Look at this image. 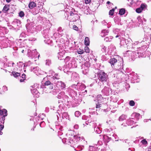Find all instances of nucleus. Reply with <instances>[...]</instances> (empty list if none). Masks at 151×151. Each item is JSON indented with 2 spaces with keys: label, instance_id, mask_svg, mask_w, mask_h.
I'll return each instance as SVG.
<instances>
[{
  "label": "nucleus",
  "instance_id": "62",
  "mask_svg": "<svg viewBox=\"0 0 151 151\" xmlns=\"http://www.w3.org/2000/svg\"><path fill=\"white\" fill-rule=\"evenodd\" d=\"M113 122V121L111 119L108 120L106 122V123L108 124H111Z\"/></svg>",
  "mask_w": 151,
  "mask_h": 151
},
{
  "label": "nucleus",
  "instance_id": "40",
  "mask_svg": "<svg viewBox=\"0 0 151 151\" xmlns=\"http://www.w3.org/2000/svg\"><path fill=\"white\" fill-rule=\"evenodd\" d=\"M62 99L63 100L65 101H66L67 102H69L68 97L67 96L65 95V94H64V95Z\"/></svg>",
  "mask_w": 151,
  "mask_h": 151
},
{
  "label": "nucleus",
  "instance_id": "23",
  "mask_svg": "<svg viewBox=\"0 0 151 151\" xmlns=\"http://www.w3.org/2000/svg\"><path fill=\"white\" fill-rule=\"evenodd\" d=\"M108 33V30L106 29L103 30L101 33V36L102 37H104L105 36L107 35Z\"/></svg>",
  "mask_w": 151,
  "mask_h": 151
},
{
  "label": "nucleus",
  "instance_id": "45",
  "mask_svg": "<svg viewBox=\"0 0 151 151\" xmlns=\"http://www.w3.org/2000/svg\"><path fill=\"white\" fill-rule=\"evenodd\" d=\"M127 123L129 125H131L134 123V121L132 119H129L127 120Z\"/></svg>",
  "mask_w": 151,
  "mask_h": 151
},
{
  "label": "nucleus",
  "instance_id": "57",
  "mask_svg": "<svg viewBox=\"0 0 151 151\" xmlns=\"http://www.w3.org/2000/svg\"><path fill=\"white\" fill-rule=\"evenodd\" d=\"M129 105L130 106H133L135 105V102L133 100H131L129 101Z\"/></svg>",
  "mask_w": 151,
  "mask_h": 151
},
{
  "label": "nucleus",
  "instance_id": "5",
  "mask_svg": "<svg viewBox=\"0 0 151 151\" xmlns=\"http://www.w3.org/2000/svg\"><path fill=\"white\" fill-rule=\"evenodd\" d=\"M122 75L123 76L124 75L122 73H120L118 74H113L112 76L114 78V80L119 82L122 81V79L121 77Z\"/></svg>",
  "mask_w": 151,
  "mask_h": 151
},
{
  "label": "nucleus",
  "instance_id": "43",
  "mask_svg": "<svg viewBox=\"0 0 151 151\" xmlns=\"http://www.w3.org/2000/svg\"><path fill=\"white\" fill-rule=\"evenodd\" d=\"M119 31V29H116L113 31V32L114 33L116 34H118V35L116 36V37H118L120 35H119V33H118Z\"/></svg>",
  "mask_w": 151,
  "mask_h": 151
},
{
  "label": "nucleus",
  "instance_id": "6",
  "mask_svg": "<svg viewBox=\"0 0 151 151\" xmlns=\"http://www.w3.org/2000/svg\"><path fill=\"white\" fill-rule=\"evenodd\" d=\"M123 60L121 59L120 60H117L116 63L114 68L118 70H121L123 68Z\"/></svg>",
  "mask_w": 151,
  "mask_h": 151
},
{
  "label": "nucleus",
  "instance_id": "41",
  "mask_svg": "<svg viewBox=\"0 0 151 151\" xmlns=\"http://www.w3.org/2000/svg\"><path fill=\"white\" fill-rule=\"evenodd\" d=\"M101 51L103 52H106V47L104 46V45H102L101 46Z\"/></svg>",
  "mask_w": 151,
  "mask_h": 151
},
{
  "label": "nucleus",
  "instance_id": "12",
  "mask_svg": "<svg viewBox=\"0 0 151 151\" xmlns=\"http://www.w3.org/2000/svg\"><path fill=\"white\" fill-rule=\"evenodd\" d=\"M33 72L37 74L38 73L39 74L40 73L41 70L39 69V68L38 67H32L30 69Z\"/></svg>",
  "mask_w": 151,
  "mask_h": 151
},
{
  "label": "nucleus",
  "instance_id": "4",
  "mask_svg": "<svg viewBox=\"0 0 151 151\" xmlns=\"http://www.w3.org/2000/svg\"><path fill=\"white\" fill-rule=\"evenodd\" d=\"M126 45H127V47L128 49H130L131 48H134L133 45H137L138 44L137 42H135L134 43H132V41L131 39L129 38H128L127 40L125 39Z\"/></svg>",
  "mask_w": 151,
  "mask_h": 151
},
{
  "label": "nucleus",
  "instance_id": "15",
  "mask_svg": "<svg viewBox=\"0 0 151 151\" xmlns=\"http://www.w3.org/2000/svg\"><path fill=\"white\" fill-rule=\"evenodd\" d=\"M13 24L15 27H19L20 26L21 22L19 20H15L13 22Z\"/></svg>",
  "mask_w": 151,
  "mask_h": 151
},
{
  "label": "nucleus",
  "instance_id": "36",
  "mask_svg": "<svg viewBox=\"0 0 151 151\" xmlns=\"http://www.w3.org/2000/svg\"><path fill=\"white\" fill-rule=\"evenodd\" d=\"M125 10L124 9L122 8L120 9L119 14L121 15H123L125 13Z\"/></svg>",
  "mask_w": 151,
  "mask_h": 151
},
{
  "label": "nucleus",
  "instance_id": "61",
  "mask_svg": "<svg viewBox=\"0 0 151 151\" xmlns=\"http://www.w3.org/2000/svg\"><path fill=\"white\" fill-rule=\"evenodd\" d=\"M141 143L144 145H146L147 144V142L145 139H144L141 141Z\"/></svg>",
  "mask_w": 151,
  "mask_h": 151
},
{
  "label": "nucleus",
  "instance_id": "10",
  "mask_svg": "<svg viewBox=\"0 0 151 151\" xmlns=\"http://www.w3.org/2000/svg\"><path fill=\"white\" fill-rule=\"evenodd\" d=\"M56 85L57 87H60L61 90H63L66 87L65 83L61 81H58L56 83Z\"/></svg>",
  "mask_w": 151,
  "mask_h": 151
},
{
  "label": "nucleus",
  "instance_id": "3",
  "mask_svg": "<svg viewBox=\"0 0 151 151\" xmlns=\"http://www.w3.org/2000/svg\"><path fill=\"white\" fill-rule=\"evenodd\" d=\"M99 80L102 82H106L108 79V75L103 72H101L98 74Z\"/></svg>",
  "mask_w": 151,
  "mask_h": 151
},
{
  "label": "nucleus",
  "instance_id": "47",
  "mask_svg": "<svg viewBox=\"0 0 151 151\" xmlns=\"http://www.w3.org/2000/svg\"><path fill=\"white\" fill-rule=\"evenodd\" d=\"M51 63V60H46L45 64L46 65L49 66Z\"/></svg>",
  "mask_w": 151,
  "mask_h": 151
},
{
  "label": "nucleus",
  "instance_id": "59",
  "mask_svg": "<svg viewBox=\"0 0 151 151\" xmlns=\"http://www.w3.org/2000/svg\"><path fill=\"white\" fill-rule=\"evenodd\" d=\"M45 86H48L52 85V83H51L49 81H47L45 82Z\"/></svg>",
  "mask_w": 151,
  "mask_h": 151
},
{
  "label": "nucleus",
  "instance_id": "16",
  "mask_svg": "<svg viewBox=\"0 0 151 151\" xmlns=\"http://www.w3.org/2000/svg\"><path fill=\"white\" fill-rule=\"evenodd\" d=\"M117 60L116 59L114 58H111L109 61V63H110L112 68L114 67V66H115L116 63L117 61Z\"/></svg>",
  "mask_w": 151,
  "mask_h": 151
},
{
  "label": "nucleus",
  "instance_id": "48",
  "mask_svg": "<svg viewBox=\"0 0 151 151\" xmlns=\"http://www.w3.org/2000/svg\"><path fill=\"white\" fill-rule=\"evenodd\" d=\"M72 59H73L72 58L70 57L69 56H67L65 58V60L67 63L69 61H71Z\"/></svg>",
  "mask_w": 151,
  "mask_h": 151
},
{
  "label": "nucleus",
  "instance_id": "52",
  "mask_svg": "<svg viewBox=\"0 0 151 151\" xmlns=\"http://www.w3.org/2000/svg\"><path fill=\"white\" fill-rule=\"evenodd\" d=\"M66 91L68 92L70 94L72 93H73V92L75 93L76 92V91L75 90H74L73 89H72L70 91L68 90V88L66 89Z\"/></svg>",
  "mask_w": 151,
  "mask_h": 151
},
{
  "label": "nucleus",
  "instance_id": "35",
  "mask_svg": "<svg viewBox=\"0 0 151 151\" xmlns=\"http://www.w3.org/2000/svg\"><path fill=\"white\" fill-rule=\"evenodd\" d=\"M9 6L8 5H5L4 7L3 11L4 12L6 13L9 9Z\"/></svg>",
  "mask_w": 151,
  "mask_h": 151
},
{
  "label": "nucleus",
  "instance_id": "22",
  "mask_svg": "<svg viewBox=\"0 0 151 151\" xmlns=\"http://www.w3.org/2000/svg\"><path fill=\"white\" fill-rule=\"evenodd\" d=\"M79 17V16L77 14H75L73 16L72 18H70L71 21L73 22H75L78 20Z\"/></svg>",
  "mask_w": 151,
  "mask_h": 151
},
{
  "label": "nucleus",
  "instance_id": "38",
  "mask_svg": "<svg viewBox=\"0 0 151 151\" xmlns=\"http://www.w3.org/2000/svg\"><path fill=\"white\" fill-rule=\"evenodd\" d=\"M112 38V37L110 36L108 37H106L104 39V40L106 42H110L111 41V40Z\"/></svg>",
  "mask_w": 151,
  "mask_h": 151
},
{
  "label": "nucleus",
  "instance_id": "46",
  "mask_svg": "<svg viewBox=\"0 0 151 151\" xmlns=\"http://www.w3.org/2000/svg\"><path fill=\"white\" fill-rule=\"evenodd\" d=\"M109 49V51L111 50V52H113L114 51H115V47L114 46L112 45L110 47Z\"/></svg>",
  "mask_w": 151,
  "mask_h": 151
},
{
  "label": "nucleus",
  "instance_id": "20",
  "mask_svg": "<svg viewBox=\"0 0 151 151\" xmlns=\"http://www.w3.org/2000/svg\"><path fill=\"white\" fill-rule=\"evenodd\" d=\"M78 89L82 90L86 88V86L83 84L78 83Z\"/></svg>",
  "mask_w": 151,
  "mask_h": 151
},
{
  "label": "nucleus",
  "instance_id": "26",
  "mask_svg": "<svg viewBox=\"0 0 151 151\" xmlns=\"http://www.w3.org/2000/svg\"><path fill=\"white\" fill-rule=\"evenodd\" d=\"M65 93L63 91L60 92L57 95V97L59 99H61L63 98L64 95Z\"/></svg>",
  "mask_w": 151,
  "mask_h": 151
},
{
  "label": "nucleus",
  "instance_id": "9",
  "mask_svg": "<svg viewBox=\"0 0 151 151\" xmlns=\"http://www.w3.org/2000/svg\"><path fill=\"white\" fill-rule=\"evenodd\" d=\"M49 76H52V78L53 79L58 80L59 79V76H58V74L57 73H55L52 70H51L49 71Z\"/></svg>",
  "mask_w": 151,
  "mask_h": 151
},
{
  "label": "nucleus",
  "instance_id": "34",
  "mask_svg": "<svg viewBox=\"0 0 151 151\" xmlns=\"http://www.w3.org/2000/svg\"><path fill=\"white\" fill-rule=\"evenodd\" d=\"M62 117L63 119L64 118L68 119L69 117L67 113L64 112L62 114Z\"/></svg>",
  "mask_w": 151,
  "mask_h": 151
},
{
  "label": "nucleus",
  "instance_id": "14",
  "mask_svg": "<svg viewBox=\"0 0 151 151\" xmlns=\"http://www.w3.org/2000/svg\"><path fill=\"white\" fill-rule=\"evenodd\" d=\"M65 53V51L64 50H62L61 51L59 50L57 55V57L58 59L60 60L62 59V58L63 57V55Z\"/></svg>",
  "mask_w": 151,
  "mask_h": 151
},
{
  "label": "nucleus",
  "instance_id": "1",
  "mask_svg": "<svg viewBox=\"0 0 151 151\" xmlns=\"http://www.w3.org/2000/svg\"><path fill=\"white\" fill-rule=\"evenodd\" d=\"M66 137L63 138L62 139V142L65 143L67 144H71L76 145L77 144V141L76 140L75 136H73L70 135V134L68 135V134H66Z\"/></svg>",
  "mask_w": 151,
  "mask_h": 151
},
{
  "label": "nucleus",
  "instance_id": "50",
  "mask_svg": "<svg viewBox=\"0 0 151 151\" xmlns=\"http://www.w3.org/2000/svg\"><path fill=\"white\" fill-rule=\"evenodd\" d=\"M107 55L106 54L105 55H103L102 56V60H107Z\"/></svg>",
  "mask_w": 151,
  "mask_h": 151
},
{
  "label": "nucleus",
  "instance_id": "53",
  "mask_svg": "<svg viewBox=\"0 0 151 151\" xmlns=\"http://www.w3.org/2000/svg\"><path fill=\"white\" fill-rule=\"evenodd\" d=\"M114 9H113L111 10H110L109 12V14L111 16L113 15L114 14Z\"/></svg>",
  "mask_w": 151,
  "mask_h": 151
},
{
  "label": "nucleus",
  "instance_id": "2",
  "mask_svg": "<svg viewBox=\"0 0 151 151\" xmlns=\"http://www.w3.org/2000/svg\"><path fill=\"white\" fill-rule=\"evenodd\" d=\"M138 44L137 45H133L134 48H132L131 47L130 49H134L136 48V51L137 52H132L133 53V56H134V58H139L140 56H142L141 55V53H142L144 51L145 48V46H143L140 47H138L137 46Z\"/></svg>",
  "mask_w": 151,
  "mask_h": 151
},
{
  "label": "nucleus",
  "instance_id": "42",
  "mask_svg": "<svg viewBox=\"0 0 151 151\" xmlns=\"http://www.w3.org/2000/svg\"><path fill=\"white\" fill-rule=\"evenodd\" d=\"M133 115L135 116L136 119L138 120L140 117V114L139 113H135L133 114Z\"/></svg>",
  "mask_w": 151,
  "mask_h": 151
},
{
  "label": "nucleus",
  "instance_id": "32",
  "mask_svg": "<svg viewBox=\"0 0 151 151\" xmlns=\"http://www.w3.org/2000/svg\"><path fill=\"white\" fill-rule=\"evenodd\" d=\"M85 44L87 46L89 45L90 43V41L89 38L88 37H86L84 40Z\"/></svg>",
  "mask_w": 151,
  "mask_h": 151
},
{
  "label": "nucleus",
  "instance_id": "8",
  "mask_svg": "<svg viewBox=\"0 0 151 151\" xmlns=\"http://www.w3.org/2000/svg\"><path fill=\"white\" fill-rule=\"evenodd\" d=\"M75 138H76V140L77 141V142L78 141L80 142L81 143H82L83 145L87 144V142L85 140L83 137H81L79 135H76L75 136Z\"/></svg>",
  "mask_w": 151,
  "mask_h": 151
},
{
  "label": "nucleus",
  "instance_id": "37",
  "mask_svg": "<svg viewBox=\"0 0 151 151\" xmlns=\"http://www.w3.org/2000/svg\"><path fill=\"white\" fill-rule=\"evenodd\" d=\"M26 27L28 32H30L31 31V29H32V27L29 24H26Z\"/></svg>",
  "mask_w": 151,
  "mask_h": 151
},
{
  "label": "nucleus",
  "instance_id": "30",
  "mask_svg": "<svg viewBox=\"0 0 151 151\" xmlns=\"http://www.w3.org/2000/svg\"><path fill=\"white\" fill-rule=\"evenodd\" d=\"M103 138L104 140L106 142H108L110 140L111 138L108 136L104 135L103 136Z\"/></svg>",
  "mask_w": 151,
  "mask_h": 151
},
{
  "label": "nucleus",
  "instance_id": "24",
  "mask_svg": "<svg viewBox=\"0 0 151 151\" xmlns=\"http://www.w3.org/2000/svg\"><path fill=\"white\" fill-rule=\"evenodd\" d=\"M98 147L95 146H90L89 151H97Z\"/></svg>",
  "mask_w": 151,
  "mask_h": 151
},
{
  "label": "nucleus",
  "instance_id": "58",
  "mask_svg": "<svg viewBox=\"0 0 151 151\" xmlns=\"http://www.w3.org/2000/svg\"><path fill=\"white\" fill-rule=\"evenodd\" d=\"M81 114L80 112L78 111H76L75 113V116L77 117H78Z\"/></svg>",
  "mask_w": 151,
  "mask_h": 151
},
{
  "label": "nucleus",
  "instance_id": "25",
  "mask_svg": "<svg viewBox=\"0 0 151 151\" xmlns=\"http://www.w3.org/2000/svg\"><path fill=\"white\" fill-rule=\"evenodd\" d=\"M33 51H32L29 49L28 50L27 55L29 57H30L31 58H33Z\"/></svg>",
  "mask_w": 151,
  "mask_h": 151
},
{
  "label": "nucleus",
  "instance_id": "7",
  "mask_svg": "<svg viewBox=\"0 0 151 151\" xmlns=\"http://www.w3.org/2000/svg\"><path fill=\"white\" fill-rule=\"evenodd\" d=\"M7 115V111L4 109L2 110H0V115L1 116L0 117V120H2L3 122H1V123L4 124V121L5 119V117Z\"/></svg>",
  "mask_w": 151,
  "mask_h": 151
},
{
  "label": "nucleus",
  "instance_id": "60",
  "mask_svg": "<svg viewBox=\"0 0 151 151\" xmlns=\"http://www.w3.org/2000/svg\"><path fill=\"white\" fill-rule=\"evenodd\" d=\"M85 51L86 53H89L90 52V50L89 48L87 47H86L84 48Z\"/></svg>",
  "mask_w": 151,
  "mask_h": 151
},
{
  "label": "nucleus",
  "instance_id": "31",
  "mask_svg": "<svg viewBox=\"0 0 151 151\" xmlns=\"http://www.w3.org/2000/svg\"><path fill=\"white\" fill-rule=\"evenodd\" d=\"M84 66L85 67L84 69L86 71V72H87L88 70L89 67L90 66L89 63L88 62H86L85 63Z\"/></svg>",
  "mask_w": 151,
  "mask_h": 151
},
{
  "label": "nucleus",
  "instance_id": "29",
  "mask_svg": "<svg viewBox=\"0 0 151 151\" xmlns=\"http://www.w3.org/2000/svg\"><path fill=\"white\" fill-rule=\"evenodd\" d=\"M137 74L134 75L133 77H132V79L134 81V82H138L139 81V79L137 77Z\"/></svg>",
  "mask_w": 151,
  "mask_h": 151
},
{
  "label": "nucleus",
  "instance_id": "49",
  "mask_svg": "<svg viewBox=\"0 0 151 151\" xmlns=\"http://www.w3.org/2000/svg\"><path fill=\"white\" fill-rule=\"evenodd\" d=\"M120 44L121 45H125V39H123L121 41Z\"/></svg>",
  "mask_w": 151,
  "mask_h": 151
},
{
  "label": "nucleus",
  "instance_id": "11",
  "mask_svg": "<svg viewBox=\"0 0 151 151\" xmlns=\"http://www.w3.org/2000/svg\"><path fill=\"white\" fill-rule=\"evenodd\" d=\"M101 92L104 95L108 96L109 94V87L105 86L103 89L102 90Z\"/></svg>",
  "mask_w": 151,
  "mask_h": 151
},
{
  "label": "nucleus",
  "instance_id": "27",
  "mask_svg": "<svg viewBox=\"0 0 151 151\" xmlns=\"http://www.w3.org/2000/svg\"><path fill=\"white\" fill-rule=\"evenodd\" d=\"M36 6V4L33 1L31 2L29 4V7L30 9H32Z\"/></svg>",
  "mask_w": 151,
  "mask_h": 151
},
{
  "label": "nucleus",
  "instance_id": "17",
  "mask_svg": "<svg viewBox=\"0 0 151 151\" xmlns=\"http://www.w3.org/2000/svg\"><path fill=\"white\" fill-rule=\"evenodd\" d=\"M30 89L31 93L33 95L35 94L37 95V94L39 93L38 91L35 89L34 86H31L30 87Z\"/></svg>",
  "mask_w": 151,
  "mask_h": 151
},
{
  "label": "nucleus",
  "instance_id": "51",
  "mask_svg": "<svg viewBox=\"0 0 151 151\" xmlns=\"http://www.w3.org/2000/svg\"><path fill=\"white\" fill-rule=\"evenodd\" d=\"M19 15L20 17L22 18L24 16V13L23 11H21L19 13Z\"/></svg>",
  "mask_w": 151,
  "mask_h": 151
},
{
  "label": "nucleus",
  "instance_id": "39",
  "mask_svg": "<svg viewBox=\"0 0 151 151\" xmlns=\"http://www.w3.org/2000/svg\"><path fill=\"white\" fill-rule=\"evenodd\" d=\"M12 73L15 77H17L20 76V73L18 72H13Z\"/></svg>",
  "mask_w": 151,
  "mask_h": 151
},
{
  "label": "nucleus",
  "instance_id": "19",
  "mask_svg": "<svg viewBox=\"0 0 151 151\" xmlns=\"http://www.w3.org/2000/svg\"><path fill=\"white\" fill-rule=\"evenodd\" d=\"M103 99V97L102 95H99L97 96L96 98L94 99V101H96V100L98 102L101 103L102 102L101 101H102Z\"/></svg>",
  "mask_w": 151,
  "mask_h": 151
},
{
  "label": "nucleus",
  "instance_id": "33",
  "mask_svg": "<svg viewBox=\"0 0 151 151\" xmlns=\"http://www.w3.org/2000/svg\"><path fill=\"white\" fill-rule=\"evenodd\" d=\"M33 58H36L37 57V56H38V58H39L40 56V55L36 51V50L35 49L34 50H33Z\"/></svg>",
  "mask_w": 151,
  "mask_h": 151
},
{
  "label": "nucleus",
  "instance_id": "56",
  "mask_svg": "<svg viewBox=\"0 0 151 151\" xmlns=\"http://www.w3.org/2000/svg\"><path fill=\"white\" fill-rule=\"evenodd\" d=\"M45 125V123L44 121L41 122L40 124V126L41 127H44Z\"/></svg>",
  "mask_w": 151,
  "mask_h": 151
},
{
  "label": "nucleus",
  "instance_id": "63",
  "mask_svg": "<svg viewBox=\"0 0 151 151\" xmlns=\"http://www.w3.org/2000/svg\"><path fill=\"white\" fill-rule=\"evenodd\" d=\"M8 40L6 39V40H4L3 41V43H5L6 44V45H4L5 47H6L7 46H8V44L7 43H8Z\"/></svg>",
  "mask_w": 151,
  "mask_h": 151
},
{
  "label": "nucleus",
  "instance_id": "54",
  "mask_svg": "<svg viewBox=\"0 0 151 151\" xmlns=\"http://www.w3.org/2000/svg\"><path fill=\"white\" fill-rule=\"evenodd\" d=\"M84 148V145H82L80 146H78L77 147V149L79 151H81L83 149V148Z\"/></svg>",
  "mask_w": 151,
  "mask_h": 151
},
{
  "label": "nucleus",
  "instance_id": "18",
  "mask_svg": "<svg viewBox=\"0 0 151 151\" xmlns=\"http://www.w3.org/2000/svg\"><path fill=\"white\" fill-rule=\"evenodd\" d=\"M72 89H73L74 90H75L76 91L77 90H78V83H77V84L76 85L75 84H73L71 86L69 87V88H68V90L70 91V90H71Z\"/></svg>",
  "mask_w": 151,
  "mask_h": 151
},
{
  "label": "nucleus",
  "instance_id": "28",
  "mask_svg": "<svg viewBox=\"0 0 151 151\" xmlns=\"http://www.w3.org/2000/svg\"><path fill=\"white\" fill-rule=\"evenodd\" d=\"M127 116L125 115L122 114L120 116L119 119V120L120 121H122L126 119Z\"/></svg>",
  "mask_w": 151,
  "mask_h": 151
},
{
  "label": "nucleus",
  "instance_id": "21",
  "mask_svg": "<svg viewBox=\"0 0 151 151\" xmlns=\"http://www.w3.org/2000/svg\"><path fill=\"white\" fill-rule=\"evenodd\" d=\"M94 131L97 134H100L101 132V129L95 126Z\"/></svg>",
  "mask_w": 151,
  "mask_h": 151
},
{
  "label": "nucleus",
  "instance_id": "44",
  "mask_svg": "<svg viewBox=\"0 0 151 151\" xmlns=\"http://www.w3.org/2000/svg\"><path fill=\"white\" fill-rule=\"evenodd\" d=\"M60 89L59 88L54 89L52 91V92L53 94H55L57 93L59 91Z\"/></svg>",
  "mask_w": 151,
  "mask_h": 151
},
{
  "label": "nucleus",
  "instance_id": "64",
  "mask_svg": "<svg viewBox=\"0 0 151 151\" xmlns=\"http://www.w3.org/2000/svg\"><path fill=\"white\" fill-rule=\"evenodd\" d=\"M103 143L101 141H99L97 142V144H95V145H101Z\"/></svg>",
  "mask_w": 151,
  "mask_h": 151
},
{
  "label": "nucleus",
  "instance_id": "13",
  "mask_svg": "<svg viewBox=\"0 0 151 151\" xmlns=\"http://www.w3.org/2000/svg\"><path fill=\"white\" fill-rule=\"evenodd\" d=\"M146 7V5L142 4L141 5L140 7L137 8L136 9V11L137 13H140L142 10H143Z\"/></svg>",
  "mask_w": 151,
  "mask_h": 151
},
{
  "label": "nucleus",
  "instance_id": "55",
  "mask_svg": "<svg viewBox=\"0 0 151 151\" xmlns=\"http://www.w3.org/2000/svg\"><path fill=\"white\" fill-rule=\"evenodd\" d=\"M101 103H102V102L101 103L98 102L96 104V108H98L101 107L102 105Z\"/></svg>",
  "mask_w": 151,
  "mask_h": 151
}]
</instances>
